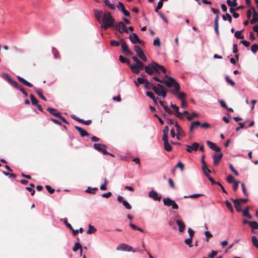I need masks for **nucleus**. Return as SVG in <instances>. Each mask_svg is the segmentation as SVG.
<instances>
[{"mask_svg":"<svg viewBox=\"0 0 258 258\" xmlns=\"http://www.w3.org/2000/svg\"><path fill=\"white\" fill-rule=\"evenodd\" d=\"M249 226L254 229H258V224L255 221H250L249 222Z\"/></svg>","mask_w":258,"mask_h":258,"instance_id":"36","label":"nucleus"},{"mask_svg":"<svg viewBox=\"0 0 258 258\" xmlns=\"http://www.w3.org/2000/svg\"><path fill=\"white\" fill-rule=\"evenodd\" d=\"M175 126L176 128L177 134L180 135L181 137H185V134L184 131L181 128V127L177 123V122L175 123Z\"/></svg>","mask_w":258,"mask_h":258,"instance_id":"21","label":"nucleus"},{"mask_svg":"<svg viewBox=\"0 0 258 258\" xmlns=\"http://www.w3.org/2000/svg\"><path fill=\"white\" fill-rule=\"evenodd\" d=\"M168 181L170 187L172 188H174L175 184L173 180L171 178H169Z\"/></svg>","mask_w":258,"mask_h":258,"instance_id":"61","label":"nucleus"},{"mask_svg":"<svg viewBox=\"0 0 258 258\" xmlns=\"http://www.w3.org/2000/svg\"><path fill=\"white\" fill-rule=\"evenodd\" d=\"M202 196H203L202 194H195L190 195L189 196H184V198H198Z\"/></svg>","mask_w":258,"mask_h":258,"instance_id":"38","label":"nucleus"},{"mask_svg":"<svg viewBox=\"0 0 258 258\" xmlns=\"http://www.w3.org/2000/svg\"><path fill=\"white\" fill-rule=\"evenodd\" d=\"M136 66H137L140 70V69H143V68H144V63L141 61L140 60H139L137 63H136L135 64Z\"/></svg>","mask_w":258,"mask_h":258,"instance_id":"55","label":"nucleus"},{"mask_svg":"<svg viewBox=\"0 0 258 258\" xmlns=\"http://www.w3.org/2000/svg\"><path fill=\"white\" fill-rule=\"evenodd\" d=\"M116 249L117 250H123V251H133V252L137 251V250L134 249L132 246L128 245L126 244H124V243L119 245L117 247Z\"/></svg>","mask_w":258,"mask_h":258,"instance_id":"9","label":"nucleus"},{"mask_svg":"<svg viewBox=\"0 0 258 258\" xmlns=\"http://www.w3.org/2000/svg\"><path fill=\"white\" fill-rule=\"evenodd\" d=\"M134 50L137 53L138 56L143 61H146L147 59L143 51L141 49V48L138 45L134 46Z\"/></svg>","mask_w":258,"mask_h":258,"instance_id":"8","label":"nucleus"},{"mask_svg":"<svg viewBox=\"0 0 258 258\" xmlns=\"http://www.w3.org/2000/svg\"><path fill=\"white\" fill-rule=\"evenodd\" d=\"M163 202L165 206L167 207H171L173 209L177 210L179 208L176 202L174 200H171L169 197L164 198L163 199Z\"/></svg>","mask_w":258,"mask_h":258,"instance_id":"5","label":"nucleus"},{"mask_svg":"<svg viewBox=\"0 0 258 258\" xmlns=\"http://www.w3.org/2000/svg\"><path fill=\"white\" fill-rule=\"evenodd\" d=\"M235 37L237 39H244V35L242 34L241 31H237L234 34Z\"/></svg>","mask_w":258,"mask_h":258,"instance_id":"34","label":"nucleus"},{"mask_svg":"<svg viewBox=\"0 0 258 258\" xmlns=\"http://www.w3.org/2000/svg\"><path fill=\"white\" fill-rule=\"evenodd\" d=\"M174 95H176L178 99L181 101L184 100L186 96V94L184 92H179V91L176 92L175 94Z\"/></svg>","mask_w":258,"mask_h":258,"instance_id":"28","label":"nucleus"},{"mask_svg":"<svg viewBox=\"0 0 258 258\" xmlns=\"http://www.w3.org/2000/svg\"><path fill=\"white\" fill-rule=\"evenodd\" d=\"M123 205L127 209H131L132 206L130 205V204L126 201H122Z\"/></svg>","mask_w":258,"mask_h":258,"instance_id":"57","label":"nucleus"},{"mask_svg":"<svg viewBox=\"0 0 258 258\" xmlns=\"http://www.w3.org/2000/svg\"><path fill=\"white\" fill-rule=\"evenodd\" d=\"M165 78L167 80H161L157 77H153L152 79L160 83L164 84L168 88L174 87V90L172 91L173 94H175L176 92L179 91L180 89V85L173 78L167 75L165 76Z\"/></svg>","mask_w":258,"mask_h":258,"instance_id":"2","label":"nucleus"},{"mask_svg":"<svg viewBox=\"0 0 258 258\" xmlns=\"http://www.w3.org/2000/svg\"><path fill=\"white\" fill-rule=\"evenodd\" d=\"M252 9L253 11L252 15L253 18L250 21V23L253 24L258 21V13L255 12L254 8H252Z\"/></svg>","mask_w":258,"mask_h":258,"instance_id":"26","label":"nucleus"},{"mask_svg":"<svg viewBox=\"0 0 258 258\" xmlns=\"http://www.w3.org/2000/svg\"><path fill=\"white\" fill-rule=\"evenodd\" d=\"M184 167V164L181 162H178L176 165V167L179 168L181 171H183Z\"/></svg>","mask_w":258,"mask_h":258,"instance_id":"60","label":"nucleus"},{"mask_svg":"<svg viewBox=\"0 0 258 258\" xmlns=\"http://www.w3.org/2000/svg\"><path fill=\"white\" fill-rule=\"evenodd\" d=\"M251 50L253 53H255L258 50V45L256 43L252 44L251 46Z\"/></svg>","mask_w":258,"mask_h":258,"instance_id":"47","label":"nucleus"},{"mask_svg":"<svg viewBox=\"0 0 258 258\" xmlns=\"http://www.w3.org/2000/svg\"><path fill=\"white\" fill-rule=\"evenodd\" d=\"M155 87V86H153L152 83L150 82L147 79V80L146 81V82L145 83V87L146 89L150 90L152 89L153 90V87Z\"/></svg>","mask_w":258,"mask_h":258,"instance_id":"30","label":"nucleus"},{"mask_svg":"<svg viewBox=\"0 0 258 258\" xmlns=\"http://www.w3.org/2000/svg\"><path fill=\"white\" fill-rule=\"evenodd\" d=\"M102 147L104 148H106V146L105 145L95 143L93 145V147L96 150L101 152L104 155H106L109 154V153L104 149H103Z\"/></svg>","mask_w":258,"mask_h":258,"instance_id":"10","label":"nucleus"},{"mask_svg":"<svg viewBox=\"0 0 258 258\" xmlns=\"http://www.w3.org/2000/svg\"><path fill=\"white\" fill-rule=\"evenodd\" d=\"M153 61L151 64L146 66L144 67L145 71L149 75H152L154 73L156 74H160V72L157 68L156 66L154 64Z\"/></svg>","mask_w":258,"mask_h":258,"instance_id":"3","label":"nucleus"},{"mask_svg":"<svg viewBox=\"0 0 258 258\" xmlns=\"http://www.w3.org/2000/svg\"><path fill=\"white\" fill-rule=\"evenodd\" d=\"M218 251L217 250H212L211 253H209L208 255V258H214L217 255Z\"/></svg>","mask_w":258,"mask_h":258,"instance_id":"44","label":"nucleus"},{"mask_svg":"<svg viewBox=\"0 0 258 258\" xmlns=\"http://www.w3.org/2000/svg\"><path fill=\"white\" fill-rule=\"evenodd\" d=\"M13 87L21 91L25 97H27L28 96V93L25 91L23 87L21 85L19 84L17 82V85H14Z\"/></svg>","mask_w":258,"mask_h":258,"instance_id":"25","label":"nucleus"},{"mask_svg":"<svg viewBox=\"0 0 258 258\" xmlns=\"http://www.w3.org/2000/svg\"><path fill=\"white\" fill-rule=\"evenodd\" d=\"M222 18L224 21L228 20L230 23L232 22V17L229 14L226 13L225 15H223Z\"/></svg>","mask_w":258,"mask_h":258,"instance_id":"37","label":"nucleus"},{"mask_svg":"<svg viewBox=\"0 0 258 258\" xmlns=\"http://www.w3.org/2000/svg\"><path fill=\"white\" fill-rule=\"evenodd\" d=\"M110 44L112 46L117 47L119 45V43L115 40H111L110 42Z\"/></svg>","mask_w":258,"mask_h":258,"instance_id":"58","label":"nucleus"},{"mask_svg":"<svg viewBox=\"0 0 258 258\" xmlns=\"http://www.w3.org/2000/svg\"><path fill=\"white\" fill-rule=\"evenodd\" d=\"M113 28L116 30H118L119 33H122L123 32H125L127 33L128 32L127 27L122 22H119L116 25H114Z\"/></svg>","mask_w":258,"mask_h":258,"instance_id":"7","label":"nucleus"},{"mask_svg":"<svg viewBox=\"0 0 258 258\" xmlns=\"http://www.w3.org/2000/svg\"><path fill=\"white\" fill-rule=\"evenodd\" d=\"M164 149L167 152H170L172 149V146L168 142L164 143Z\"/></svg>","mask_w":258,"mask_h":258,"instance_id":"33","label":"nucleus"},{"mask_svg":"<svg viewBox=\"0 0 258 258\" xmlns=\"http://www.w3.org/2000/svg\"><path fill=\"white\" fill-rule=\"evenodd\" d=\"M120 43L123 53L126 55H133V53L128 49L124 39H120Z\"/></svg>","mask_w":258,"mask_h":258,"instance_id":"6","label":"nucleus"},{"mask_svg":"<svg viewBox=\"0 0 258 258\" xmlns=\"http://www.w3.org/2000/svg\"><path fill=\"white\" fill-rule=\"evenodd\" d=\"M153 90L158 95L160 96L161 90L158 88L156 86L153 87Z\"/></svg>","mask_w":258,"mask_h":258,"instance_id":"63","label":"nucleus"},{"mask_svg":"<svg viewBox=\"0 0 258 258\" xmlns=\"http://www.w3.org/2000/svg\"><path fill=\"white\" fill-rule=\"evenodd\" d=\"M96 231V229H95V228L91 225H89V229L87 232V233L89 234H91L92 233H95V232Z\"/></svg>","mask_w":258,"mask_h":258,"instance_id":"40","label":"nucleus"},{"mask_svg":"<svg viewBox=\"0 0 258 258\" xmlns=\"http://www.w3.org/2000/svg\"><path fill=\"white\" fill-rule=\"evenodd\" d=\"M249 207H245L244 210L243 211V216L246 217L249 219H251L252 216L249 213Z\"/></svg>","mask_w":258,"mask_h":258,"instance_id":"27","label":"nucleus"},{"mask_svg":"<svg viewBox=\"0 0 258 258\" xmlns=\"http://www.w3.org/2000/svg\"><path fill=\"white\" fill-rule=\"evenodd\" d=\"M223 157V154L222 153H215L213 155V164L214 165L217 166L219 164L221 159Z\"/></svg>","mask_w":258,"mask_h":258,"instance_id":"13","label":"nucleus"},{"mask_svg":"<svg viewBox=\"0 0 258 258\" xmlns=\"http://www.w3.org/2000/svg\"><path fill=\"white\" fill-rule=\"evenodd\" d=\"M35 92L39 95V96L43 100L46 101L47 99L42 94V92L41 90H38L35 89Z\"/></svg>","mask_w":258,"mask_h":258,"instance_id":"45","label":"nucleus"},{"mask_svg":"<svg viewBox=\"0 0 258 258\" xmlns=\"http://www.w3.org/2000/svg\"><path fill=\"white\" fill-rule=\"evenodd\" d=\"M207 144L208 147L212 150H214L216 152H220L221 151V149L219 147L217 146L215 143L208 141H207Z\"/></svg>","mask_w":258,"mask_h":258,"instance_id":"15","label":"nucleus"},{"mask_svg":"<svg viewBox=\"0 0 258 258\" xmlns=\"http://www.w3.org/2000/svg\"><path fill=\"white\" fill-rule=\"evenodd\" d=\"M117 8L121 12L125 9L124 5L121 2H118V5L117 6Z\"/></svg>","mask_w":258,"mask_h":258,"instance_id":"59","label":"nucleus"},{"mask_svg":"<svg viewBox=\"0 0 258 258\" xmlns=\"http://www.w3.org/2000/svg\"><path fill=\"white\" fill-rule=\"evenodd\" d=\"M239 183H240L239 181H234L233 184L232 186V188L234 191H236L237 189Z\"/></svg>","mask_w":258,"mask_h":258,"instance_id":"54","label":"nucleus"},{"mask_svg":"<svg viewBox=\"0 0 258 258\" xmlns=\"http://www.w3.org/2000/svg\"><path fill=\"white\" fill-rule=\"evenodd\" d=\"M2 76L3 78V79L7 80L10 84H11L13 87L14 85H17V82L16 81H14L12 80L10 76L7 73H3L2 74Z\"/></svg>","mask_w":258,"mask_h":258,"instance_id":"14","label":"nucleus"},{"mask_svg":"<svg viewBox=\"0 0 258 258\" xmlns=\"http://www.w3.org/2000/svg\"><path fill=\"white\" fill-rule=\"evenodd\" d=\"M170 106L174 109L175 114L176 116L180 119H182V113L181 112H179V111H178L179 107L178 106H177L175 104H173L172 103H171Z\"/></svg>","mask_w":258,"mask_h":258,"instance_id":"16","label":"nucleus"},{"mask_svg":"<svg viewBox=\"0 0 258 258\" xmlns=\"http://www.w3.org/2000/svg\"><path fill=\"white\" fill-rule=\"evenodd\" d=\"M227 181L229 183H232V182H234V181H235L234 180V177L231 175H229L227 176Z\"/></svg>","mask_w":258,"mask_h":258,"instance_id":"64","label":"nucleus"},{"mask_svg":"<svg viewBox=\"0 0 258 258\" xmlns=\"http://www.w3.org/2000/svg\"><path fill=\"white\" fill-rule=\"evenodd\" d=\"M251 241L254 246L258 248V240L256 236H252L251 237Z\"/></svg>","mask_w":258,"mask_h":258,"instance_id":"41","label":"nucleus"},{"mask_svg":"<svg viewBox=\"0 0 258 258\" xmlns=\"http://www.w3.org/2000/svg\"><path fill=\"white\" fill-rule=\"evenodd\" d=\"M186 150L189 153L192 151H197L199 147V144L198 143H194L191 146L185 145Z\"/></svg>","mask_w":258,"mask_h":258,"instance_id":"11","label":"nucleus"},{"mask_svg":"<svg viewBox=\"0 0 258 258\" xmlns=\"http://www.w3.org/2000/svg\"><path fill=\"white\" fill-rule=\"evenodd\" d=\"M154 64L156 66V67L158 68L159 71L160 70L163 73H164V74L166 73L167 70L163 66L159 65L156 62H154Z\"/></svg>","mask_w":258,"mask_h":258,"instance_id":"31","label":"nucleus"},{"mask_svg":"<svg viewBox=\"0 0 258 258\" xmlns=\"http://www.w3.org/2000/svg\"><path fill=\"white\" fill-rule=\"evenodd\" d=\"M104 4L111 10L115 9V6L114 4H111L109 0H104Z\"/></svg>","mask_w":258,"mask_h":258,"instance_id":"29","label":"nucleus"},{"mask_svg":"<svg viewBox=\"0 0 258 258\" xmlns=\"http://www.w3.org/2000/svg\"><path fill=\"white\" fill-rule=\"evenodd\" d=\"M225 80L226 82L230 84L232 86H234L235 85V83L228 76H226L225 77Z\"/></svg>","mask_w":258,"mask_h":258,"instance_id":"53","label":"nucleus"},{"mask_svg":"<svg viewBox=\"0 0 258 258\" xmlns=\"http://www.w3.org/2000/svg\"><path fill=\"white\" fill-rule=\"evenodd\" d=\"M128 38L133 44H136L138 41H139L140 40V38H139L137 34L134 33H133L132 34H131L129 36Z\"/></svg>","mask_w":258,"mask_h":258,"instance_id":"19","label":"nucleus"},{"mask_svg":"<svg viewBox=\"0 0 258 258\" xmlns=\"http://www.w3.org/2000/svg\"><path fill=\"white\" fill-rule=\"evenodd\" d=\"M30 97L31 99V101L32 102V104L34 105H36L38 104V100L36 99L34 95L33 94H30Z\"/></svg>","mask_w":258,"mask_h":258,"instance_id":"39","label":"nucleus"},{"mask_svg":"<svg viewBox=\"0 0 258 258\" xmlns=\"http://www.w3.org/2000/svg\"><path fill=\"white\" fill-rule=\"evenodd\" d=\"M97 189H98V188L97 187H94V188H91L90 187H88L85 191L88 193L94 194L95 193V192L94 191H95Z\"/></svg>","mask_w":258,"mask_h":258,"instance_id":"46","label":"nucleus"},{"mask_svg":"<svg viewBox=\"0 0 258 258\" xmlns=\"http://www.w3.org/2000/svg\"><path fill=\"white\" fill-rule=\"evenodd\" d=\"M231 200L233 201L236 211L238 212H241V204H240V202L238 201V199H231Z\"/></svg>","mask_w":258,"mask_h":258,"instance_id":"17","label":"nucleus"},{"mask_svg":"<svg viewBox=\"0 0 258 258\" xmlns=\"http://www.w3.org/2000/svg\"><path fill=\"white\" fill-rule=\"evenodd\" d=\"M198 117H199L198 114H197L195 112H192L190 115H189L188 116H187V119L188 120H191L193 119V118Z\"/></svg>","mask_w":258,"mask_h":258,"instance_id":"43","label":"nucleus"},{"mask_svg":"<svg viewBox=\"0 0 258 258\" xmlns=\"http://www.w3.org/2000/svg\"><path fill=\"white\" fill-rule=\"evenodd\" d=\"M176 222L177 225L179 226V231L180 232H183L184 231L185 228V224L180 220H177Z\"/></svg>","mask_w":258,"mask_h":258,"instance_id":"22","label":"nucleus"},{"mask_svg":"<svg viewBox=\"0 0 258 258\" xmlns=\"http://www.w3.org/2000/svg\"><path fill=\"white\" fill-rule=\"evenodd\" d=\"M45 187L48 192L51 194H53L55 191L54 189L51 188V187L49 185H46Z\"/></svg>","mask_w":258,"mask_h":258,"instance_id":"62","label":"nucleus"},{"mask_svg":"<svg viewBox=\"0 0 258 258\" xmlns=\"http://www.w3.org/2000/svg\"><path fill=\"white\" fill-rule=\"evenodd\" d=\"M130 227L133 229V230H138V231H140L142 232H143V230L142 229H141V228L140 227H137L136 225L131 223L130 224Z\"/></svg>","mask_w":258,"mask_h":258,"instance_id":"42","label":"nucleus"},{"mask_svg":"<svg viewBox=\"0 0 258 258\" xmlns=\"http://www.w3.org/2000/svg\"><path fill=\"white\" fill-rule=\"evenodd\" d=\"M153 45L154 46H157L159 47L160 46V41L158 37H156L154 41H153Z\"/></svg>","mask_w":258,"mask_h":258,"instance_id":"56","label":"nucleus"},{"mask_svg":"<svg viewBox=\"0 0 258 258\" xmlns=\"http://www.w3.org/2000/svg\"><path fill=\"white\" fill-rule=\"evenodd\" d=\"M149 197L150 198L153 199L154 201H160L161 199V196L159 195V194L156 191L153 190L149 191Z\"/></svg>","mask_w":258,"mask_h":258,"instance_id":"12","label":"nucleus"},{"mask_svg":"<svg viewBox=\"0 0 258 258\" xmlns=\"http://www.w3.org/2000/svg\"><path fill=\"white\" fill-rule=\"evenodd\" d=\"M192 238L189 237L188 239H186L184 240V242L186 244L188 245L189 247H192V245L191 244V242H192Z\"/></svg>","mask_w":258,"mask_h":258,"instance_id":"52","label":"nucleus"},{"mask_svg":"<svg viewBox=\"0 0 258 258\" xmlns=\"http://www.w3.org/2000/svg\"><path fill=\"white\" fill-rule=\"evenodd\" d=\"M199 126L204 128H209L211 127V125L208 122H204L201 123V125Z\"/></svg>","mask_w":258,"mask_h":258,"instance_id":"48","label":"nucleus"},{"mask_svg":"<svg viewBox=\"0 0 258 258\" xmlns=\"http://www.w3.org/2000/svg\"><path fill=\"white\" fill-rule=\"evenodd\" d=\"M94 15L98 22L101 24V27L104 30L108 28L114 27V19L111 16L110 12L105 11H102L94 10Z\"/></svg>","mask_w":258,"mask_h":258,"instance_id":"1","label":"nucleus"},{"mask_svg":"<svg viewBox=\"0 0 258 258\" xmlns=\"http://www.w3.org/2000/svg\"><path fill=\"white\" fill-rule=\"evenodd\" d=\"M17 78L20 82L24 84V85L28 87H32L33 86L32 84L27 81L26 80L23 79V78L18 76Z\"/></svg>","mask_w":258,"mask_h":258,"instance_id":"23","label":"nucleus"},{"mask_svg":"<svg viewBox=\"0 0 258 258\" xmlns=\"http://www.w3.org/2000/svg\"><path fill=\"white\" fill-rule=\"evenodd\" d=\"M225 203L227 208L230 211V212L231 213L233 214L234 213V210H233V209L232 208L231 204L227 200H226L225 201Z\"/></svg>","mask_w":258,"mask_h":258,"instance_id":"35","label":"nucleus"},{"mask_svg":"<svg viewBox=\"0 0 258 258\" xmlns=\"http://www.w3.org/2000/svg\"><path fill=\"white\" fill-rule=\"evenodd\" d=\"M145 75H142L143 77H139L137 78V81H135V83L137 87L139 86V84H142L144 83L145 84L146 81L147 80V79H145Z\"/></svg>","mask_w":258,"mask_h":258,"instance_id":"24","label":"nucleus"},{"mask_svg":"<svg viewBox=\"0 0 258 258\" xmlns=\"http://www.w3.org/2000/svg\"><path fill=\"white\" fill-rule=\"evenodd\" d=\"M200 125H201V122L199 121L196 120L195 121H192L191 123V124L189 126V132L192 133L194 131L195 129H197L198 126H199Z\"/></svg>","mask_w":258,"mask_h":258,"instance_id":"18","label":"nucleus"},{"mask_svg":"<svg viewBox=\"0 0 258 258\" xmlns=\"http://www.w3.org/2000/svg\"><path fill=\"white\" fill-rule=\"evenodd\" d=\"M81 247V245L79 242H76L73 248V250L74 251H76L78 249H80Z\"/></svg>","mask_w":258,"mask_h":258,"instance_id":"49","label":"nucleus"},{"mask_svg":"<svg viewBox=\"0 0 258 258\" xmlns=\"http://www.w3.org/2000/svg\"><path fill=\"white\" fill-rule=\"evenodd\" d=\"M241 187H242V192L243 193V194L246 196V197H248V194L246 190V187L245 186V184L244 183H241Z\"/></svg>","mask_w":258,"mask_h":258,"instance_id":"50","label":"nucleus"},{"mask_svg":"<svg viewBox=\"0 0 258 258\" xmlns=\"http://www.w3.org/2000/svg\"><path fill=\"white\" fill-rule=\"evenodd\" d=\"M75 128L79 132L81 137H84L85 136L88 137L89 136V134L83 128L78 126H75Z\"/></svg>","mask_w":258,"mask_h":258,"instance_id":"20","label":"nucleus"},{"mask_svg":"<svg viewBox=\"0 0 258 258\" xmlns=\"http://www.w3.org/2000/svg\"><path fill=\"white\" fill-rule=\"evenodd\" d=\"M131 69L132 72L136 74H138L140 73V69L135 64L131 65Z\"/></svg>","mask_w":258,"mask_h":258,"instance_id":"32","label":"nucleus"},{"mask_svg":"<svg viewBox=\"0 0 258 258\" xmlns=\"http://www.w3.org/2000/svg\"><path fill=\"white\" fill-rule=\"evenodd\" d=\"M205 176L207 177L208 179L210 181V182L212 183V184H217V181H215L214 179L211 177L208 174H206Z\"/></svg>","mask_w":258,"mask_h":258,"instance_id":"51","label":"nucleus"},{"mask_svg":"<svg viewBox=\"0 0 258 258\" xmlns=\"http://www.w3.org/2000/svg\"><path fill=\"white\" fill-rule=\"evenodd\" d=\"M47 111L54 116L58 117L64 123L69 124L68 121L61 115L60 112H58L57 109L49 107L47 108Z\"/></svg>","mask_w":258,"mask_h":258,"instance_id":"4","label":"nucleus"}]
</instances>
